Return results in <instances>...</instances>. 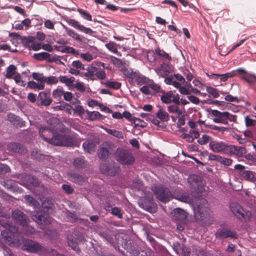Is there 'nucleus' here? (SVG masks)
Returning <instances> with one entry per match:
<instances>
[{
	"instance_id": "nucleus-1",
	"label": "nucleus",
	"mask_w": 256,
	"mask_h": 256,
	"mask_svg": "<svg viewBox=\"0 0 256 256\" xmlns=\"http://www.w3.org/2000/svg\"><path fill=\"white\" fill-rule=\"evenodd\" d=\"M0 224L5 228L1 231V236L5 242L11 246L16 247L23 244V248L29 252L43 254V248L38 243L30 240H22L17 233L18 228L15 226L8 222L7 220H2Z\"/></svg>"
},
{
	"instance_id": "nucleus-2",
	"label": "nucleus",
	"mask_w": 256,
	"mask_h": 256,
	"mask_svg": "<svg viewBox=\"0 0 256 256\" xmlns=\"http://www.w3.org/2000/svg\"><path fill=\"white\" fill-rule=\"evenodd\" d=\"M40 134L42 138L50 144L58 146H68L70 138L60 134H54L50 128L42 127L40 129Z\"/></svg>"
},
{
	"instance_id": "nucleus-3",
	"label": "nucleus",
	"mask_w": 256,
	"mask_h": 256,
	"mask_svg": "<svg viewBox=\"0 0 256 256\" xmlns=\"http://www.w3.org/2000/svg\"><path fill=\"white\" fill-rule=\"evenodd\" d=\"M230 208L232 214L239 220L246 222L252 216V212L244 210L240 204L233 202L230 204Z\"/></svg>"
},
{
	"instance_id": "nucleus-4",
	"label": "nucleus",
	"mask_w": 256,
	"mask_h": 256,
	"mask_svg": "<svg viewBox=\"0 0 256 256\" xmlns=\"http://www.w3.org/2000/svg\"><path fill=\"white\" fill-rule=\"evenodd\" d=\"M211 114L214 117L213 121L216 123L228 124V121L236 122V116L227 112H221L218 110H212Z\"/></svg>"
},
{
	"instance_id": "nucleus-5",
	"label": "nucleus",
	"mask_w": 256,
	"mask_h": 256,
	"mask_svg": "<svg viewBox=\"0 0 256 256\" xmlns=\"http://www.w3.org/2000/svg\"><path fill=\"white\" fill-rule=\"evenodd\" d=\"M152 190L157 198L164 202H168L173 197V195L168 188L161 186H156Z\"/></svg>"
},
{
	"instance_id": "nucleus-6",
	"label": "nucleus",
	"mask_w": 256,
	"mask_h": 256,
	"mask_svg": "<svg viewBox=\"0 0 256 256\" xmlns=\"http://www.w3.org/2000/svg\"><path fill=\"white\" fill-rule=\"evenodd\" d=\"M193 208L195 216L198 218L200 216L202 218L205 217L209 210L208 204L206 200H201Z\"/></svg>"
},
{
	"instance_id": "nucleus-7",
	"label": "nucleus",
	"mask_w": 256,
	"mask_h": 256,
	"mask_svg": "<svg viewBox=\"0 0 256 256\" xmlns=\"http://www.w3.org/2000/svg\"><path fill=\"white\" fill-rule=\"evenodd\" d=\"M230 144L222 141H210L209 144L210 149L214 152L228 154Z\"/></svg>"
},
{
	"instance_id": "nucleus-8",
	"label": "nucleus",
	"mask_w": 256,
	"mask_h": 256,
	"mask_svg": "<svg viewBox=\"0 0 256 256\" xmlns=\"http://www.w3.org/2000/svg\"><path fill=\"white\" fill-rule=\"evenodd\" d=\"M162 101L165 104L174 102L175 104H180V96L178 94H174L172 92H168L164 94L161 96Z\"/></svg>"
},
{
	"instance_id": "nucleus-9",
	"label": "nucleus",
	"mask_w": 256,
	"mask_h": 256,
	"mask_svg": "<svg viewBox=\"0 0 256 256\" xmlns=\"http://www.w3.org/2000/svg\"><path fill=\"white\" fill-rule=\"evenodd\" d=\"M116 160L124 164H130L134 162V158L132 156L125 151L120 152L116 156Z\"/></svg>"
},
{
	"instance_id": "nucleus-10",
	"label": "nucleus",
	"mask_w": 256,
	"mask_h": 256,
	"mask_svg": "<svg viewBox=\"0 0 256 256\" xmlns=\"http://www.w3.org/2000/svg\"><path fill=\"white\" fill-rule=\"evenodd\" d=\"M66 22L69 25L84 34L92 35L94 33L92 29L80 24L78 22L74 19H68Z\"/></svg>"
},
{
	"instance_id": "nucleus-11",
	"label": "nucleus",
	"mask_w": 256,
	"mask_h": 256,
	"mask_svg": "<svg viewBox=\"0 0 256 256\" xmlns=\"http://www.w3.org/2000/svg\"><path fill=\"white\" fill-rule=\"evenodd\" d=\"M216 237L219 238H236V232L227 228H223L218 230L216 232Z\"/></svg>"
},
{
	"instance_id": "nucleus-12",
	"label": "nucleus",
	"mask_w": 256,
	"mask_h": 256,
	"mask_svg": "<svg viewBox=\"0 0 256 256\" xmlns=\"http://www.w3.org/2000/svg\"><path fill=\"white\" fill-rule=\"evenodd\" d=\"M33 219L37 223L42 224H48L52 222V219L47 214H42V212H38L36 214L32 215Z\"/></svg>"
},
{
	"instance_id": "nucleus-13",
	"label": "nucleus",
	"mask_w": 256,
	"mask_h": 256,
	"mask_svg": "<svg viewBox=\"0 0 256 256\" xmlns=\"http://www.w3.org/2000/svg\"><path fill=\"white\" fill-rule=\"evenodd\" d=\"M122 72L128 78L132 80H136L138 82H140L141 81H145L146 79V77L141 76L138 72H134L131 69L124 68Z\"/></svg>"
},
{
	"instance_id": "nucleus-14",
	"label": "nucleus",
	"mask_w": 256,
	"mask_h": 256,
	"mask_svg": "<svg viewBox=\"0 0 256 256\" xmlns=\"http://www.w3.org/2000/svg\"><path fill=\"white\" fill-rule=\"evenodd\" d=\"M13 218L22 226H26L28 222V219L20 210H16L12 214Z\"/></svg>"
},
{
	"instance_id": "nucleus-15",
	"label": "nucleus",
	"mask_w": 256,
	"mask_h": 256,
	"mask_svg": "<svg viewBox=\"0 0 256 256\" xmlns=\"http://www.w3.org/2000/svg\"><path fill=\"white\" fill-rule=\"evenodd\" d=\"M168 110L170 114L174 116H172L173 121L175 122L176 118L184 115L185 111L184 108H180L178 104H172L168 107Z\"/></svg>"
},
{
	"instance_id": "nucleus-16",
	"label": "nucleus",
	"mask_w": 256,
	"mask_h": 256,
	"mask_svg": "<svg viewBox=\"0 0 256 256\" xmlns=\"http://www.w3.org/2000/svg\"><path fill=\"white\" fill-rule=\"evenodd\" d=\"M154 70L158 76L164 78L172 72V68L170 64L164 63Z\"/></svg>"
},
{
	"instance_id": "nucleus-17",
	"label": "nucleus",
	"mask_w": 256,
	"mask_h": 256,
	"mask_svg": "<svg viewBox=\"0 0 256 256\" xmlns=\"http://www.w3.org/2000/svg\"><path fill=\"white\" fill-rule=\"evenodd\" d=\"M228 154H235L239 157L243 156L246 154V150L244 147L230 145Z\"/></svg>"
},
{
	"instance_id": "nucleus-18",
	"label": "nucleus",
	"mask_w": 256,
	"mask_h": 256,
	"mask_svg": "<svg viewBox=\"0 0 256 256\" xmlns=\"http://www.w3.org/2000/svg\"><path fill=\"white\" fill-rule=\"evenodd\" d=\"M38 98L42 106H48L52 102V100L50 97V93L45 92H41L39 93Z\"/></svg>"
},
{
	"instance_id": "nucleus-19",
	"label": "nucleus",
	"mask_w": 256,
	"mask_h": 256,
	"mask_svg": "<svg viewBox=\"0 0 256 256\" xmlns=\"http://www.w3.org/2000/svg\"><path fill=\"white\" fill-rule=\"evenodd\" d=\"M173 197L184 202L190 203L192 202L190 197L186 193L182 191H179L178 194H174Z\"/></svg>"
},
{
	"instance_id": "nucleus-20",
	"label": "nucleus",
	"mask_w": 256,
	"mask_h": 256,
	"mask_svg": "<svg viewBox=\"0 0 256 256\" xmlns=\"http://www.w3.org/2000/svg\"><path fill=\"white\" fill-rule=\"evenodd\" d=\"M174 216L178 220H182L187 216V213L182 209L180 208H175L172 212Z\"/></svg>"
},
{
	"instance_id": "nucleus-21",
	"label": "nucleus",
	"mask_w": 256,
	"mask_h": 256,
	"mask_svg": "<svg viewBox=\"0 0 256 256\" xmlns=\"http://www.w3.org/2000/svg\"><path fill=\"white\" fill-rule=\"evenodd\" d=\"M98 68L95 64H93L92 62L91 65L87 67L86 68V72L84 74V76L88 78L92 79L95 76V74Z\"/></svg>"
},
{
	"instance_id": "nucleus-22",
	"label": "nucleus",
	"mask_w": 256,
	"mask_h": 256,
	"mask_svg": "<svg viewBox=\"0 0 256 256\" xmlns=\"http://www.w3.org/2000/svg\"><path fill=\"white\" fill-rule=\"evenodd\" d=\"M96 145L95 142L86 141L84 142L82 147L86 152L90 153L95 150Z\"/></svg>"
},
{
	"instance_id": "nucleus-23",
	"label": "nucleus",
	"mask_w": 256,
	"mask_h": 256,
	"mask_svg": "<svg viewBox=\"0 0 256 256\" xmlns=\"http://www.w3.org/2000/svg\"><path fill=\"white\" fill-rule=\"evenodd\" d=\"M110 60L113 64L120 70L122 72L125 66L122 61L114 56H111Z\"/></svg>"
},
{
	"instance_id": "nucleus-24",
	"label": "nucleus",
	"mask_w": 256,
	"mask_h": 256,
	"mask_svg": "<svg viewBox=\"0 0 256 256\" xmlns=\"http://www.w3.org/2000/svg\"><path fill=\"white\" fill-rule=\"evenodd\" d=\"M242 178L250 182H254L256 180V178L254 173L250 170H244L241 174Z\"/></svg>"
},
{
	"instance_id": "nucleus-25",
	"label": "nucleus",
	"mask_w": 256,
	"mask_h": 256,
	"mask_svg": "<svg viewBox=\"0 0 256 256\" xmlns=\"http://www.w3.org/2000/svg\"><path fill=\"white\" fill-rule=\"evenodd\" d=\"M144 204H146V208L143 207L144 208H146L148 210H149V208L152 207H154L155 204L153 202V199L152 194H148L146 196V197L144 198Z\"/></svg>"
},
{
	"instance_id": "nucleus-26",
	"label": "nucleus",
	"mask_w": 256,
	"mask_h": 256,
	"mask_svg": "<svg viewBox=\"0 0 256 256\" xmlns=\"http://www.w3.org/2000/svg\"><path fill=\"white\" fill-rule=\"evenodd\" d=\"M102 84L107 88L114 90H118L120 88L121 86L120 82L112 80H107L103 82Z\"/></svg>"
},
{
	"instance_id": "nucleus-27",
	"label": "nucleus",
	"mask_w": 256,
	"mask_h": 256,
	"mask_svg": "<svg viewBox=\"0 0 256 256\" xmlns=\"http://www.w3.org/2000/svg\"><path fill=\"white\" fill-rule=\"evenodd\" d=\"M157 118L164 122H166L168 120L169 116L168 113L164 110L162 108H160L156 114Z\"/></svg>"
},
{
	"instance_id": "nucleus-28",
	"label": "nucleus",
	"mask_w": 256,
	"mask_h": 256,
	"mask_svg": "<svg viewBox=\"0 0 256 256\" xmlns=\"http://www.w3.org/2000/svg\"><path fill=\"white\" fill-rule=\"evenodd\" d=\"M214 76H220V80L221 82H225L226 81L228 78H232L234 76H235L236 74V71H232L230 72H227L224 74H212Z\"/></svg>"
},
{
	"instance_id": "nucleus-29",
	"label": "nucleus",
	"mask_w": 256,
	"mask_h": 256,
	"mask_svg": "<svg viewBox=\"0 0 256 256\" xmlns=\"http://www.w3.org/2000/svg\"><path fill=\"white\" fill-rule=\"evenodd\" d=\"M74 78L73 76H70V78H68L66 76H60L59 77V80L64 84H65L66 86H70L72 85L73 82L74 81Z\"/></svg>"
},
{
	"instance_id": "nucleus-30",
	"label": "nucleus",
	"mask_w": 256,
	"mask_h": 256,
	"mask_svg": "<svg viewBox=\"0 0 256 256\" xmlns=\"http://www.w3.org/2000/svg\"><path fill=\"white\" fill-rule=\"evenodd\" d=\"M44 86L40 84L38 82H36L34 81H30L28 83V87L31 89L36 90H42L44 88Z\"/></svg>"
},
{
	"instance_id": "nucleus-31",
	"label": "nucleus",
	"mask_w": 256,
	"mask_h": 256,
	"mask_svg": "<svg viewBox=\"0 0 256 256\" xmlns=\"http://www.w3.org/2000/svg\"><path fill=\"white\" fill-rule=\"evenodd\" d=\"M241 78L250 84H254L256 82V76L249 73H244Z\"/></svg>"
},
{
	"instance_id": "nucleus-32",
	"label": "nucleus",
	"mask_w": 256,
	"mask_h": 256,
	"mask_svg": "<svg viewBox=\"0 0 256 256\" xmlns=\"http://www.w3.org/2000/svg\"><path fill=\"white\" fill-rule=\"evenodd\" d=\"M176 251L177 254H182L184 256H188L190 252L189 248L183 244L179 245Z\"/></svg>"
},
{
	"instance_id": "nucleus-33",
	"label": "nucleus",
	"mask_w": 256,
	"mask_h": 256,
	"mask_svg": "<svg viewBox=\"0 0 256 256\" xmlns=\"http://www.w3.org/2000/svg\"><path fill=\"white\" fill-rule=\"evenodd\" d=\"M32 78L38 81L40 84H42L45 86L46 77L43 76L42 74L38 72H33L32 74Z\"/></svg>"
},
{
	"instance_id": "nucleus-34",
	"label": "nucleus",
	"mask_w": 256,
	"mask_h": 256,
	"mask_svg": "<svg viewBox=\"0 0 256 256\" xmlns=\"http://www.w3.org/2000/svg\"><path fill=\"white\" fill-rule=\"evenodd\" d=\"M64 28L66 30V34L73 38L74 39L77 40H80V36L74 30L68 29L67 27H66L65 26L62 25Z\"/></svg>"
},
{
	"instance_id": "nucleus-35",
	"label": "nucleus",
	"mask_w": 256,
	"mask_h": 256,
	"mask_svg": "<svg viewBox=\"0 0 256 256\" xmlns=\"http://www.w3.org/2000/svg\"><path fill=\"white\" fill-rule=\"evenodd\" d=\"M16 67L14 65H10L6 69V78H12L16 74Z\"/></svg>"
},
{
	"instance_id": "nucleus-36",
	"label": "nucleus",
	"mask_w": 256,
	"mask_h": 256,
	"mask_svg": "<svg viewBox=\"0 0 256 256\" xmlns=\"http://www.w3.org/2000/svg\"><path fill=\"white\" fill-rule=\"evenodd\" d=\"M8 148L10 150L15 152H21V148L24 149L23 147H21L19 144L15 142L9 144L8 145ZM23 151L22 150V152Z\"/></svg>"
},
{
	"instance_id": "nucleus-37",
	"label": "nucleus",
	"mask_w": 256,
	"mask_h": 256,
	"mask_svg": "<svg viewBox=\"0 0 256 256\" xmlns=\"http://www.w3.org/2000/svg\"><path fill=\"white\" fill-rule=\"evenodd\" d=\"M78 12L80 13L84 19L89 21L92 20V16L87 11L81 8H78Z\"/></svg>"
},
{
	"instance_id": "nucleus-38",
	"label": "nucleus",
	"mask_w": 256,
	"mask_h": 256,
	"mask_svg": "<svg viewBox=\"0 0 256 256\" xmlns=\"http://www.w3.org/2000/svg\"><path fill=\"white\" fill-rule=\"evenodd\" d=\"M26 202L31 206L36 207L39 205L38 202L32 196L29 195H26L24 197Z\"/></svg>"
},
{
	"instance_id": "nucleus-39",
	"label": "nucleus",
	"mask_w": 256,
	"mask_h": 256,
	"mask_svg": "<svg viewBox=\"0 0 256 256\" xmlns=\"http://www.w3.org/2000/svg\"><path fill=\"white\" fill-rule=\"evenodd\" d=\"M98 156L100 158L104 159L108 156V152L106 148H100L98 152Z\"/></svg>"
},
{
	"instance_id": "nucleus-40",
	"label": "nucleus",
	"mask_w": 256,
	"mask_h": 256,
	"mask_svg": "<svg viewBox=\"0 0 256 256\" xmlns=\"http://www.w3.org/2000/svg\"><path fill=\"white\" fill-rule=\"evenodd\" d=\"M213 139L209 136L204 134L198 140V142L201 145L204 144L208 142L212 141Z\"/></svg>"
},
{
	"instance_id": "nucleus-41",
	"label": "nucleus",
	"mask_w": 256,
	"mask_h": 256,
	"mask_svg": "<svg viewBox=\"0 0 256 256\" xmlns=\"http://www.w3.org/2000/svg\"><path fill=\"white\" fill-rule=\"evenodd\" d=\"M78 56H79L83 60L88 62L92 60L94 58L93 56L88 52L86 53H80L79 52V54H78Z\"/></svg>"
},
{
	"instance_id": "nucleus-42",
	"label": "nucleus",
	"mask_w": 256,
	"mask_h": 256,
	"mask_svg": "<svg viewBox=\"0 0 256 256\" xmlns=\"http://www.w3.org/2000/svg\"><path fill=\"white\" fill-rule=\"evenodd\" d=\"M59 80L58 78L55 76H50L48 77H46L45 82L48 85L56 84Z\"/></svg>"
},
{
	"instance_id": "nucleus-43",
	"label": "nucleus",
	"mask_w": 256,
	"mask_h": 256,
	"mask_svg": "<svg viewBox=\"0 0 256 256\" xmlns=\"http://www.w3.org/2000/svg\"><path fill=\"white\" fill-rule=\"evenodd\" d=\"M156 53L161 56L162 58L165 60H171V57L168 55V54L166 53L162 50H160L159 48H156Z\"/></svg>"
},
{
	"instance_id": "nucleus-44",
	"label": "nucleus",
	"mask_w": 256,
	"mask_h": 256,
	"mask_svg": "<svg viewBox=\"0 0 256 256\" xmlns=\"http://www.w3.org/2000/svg\"><path fill=\"white\" fill-rule=\"evenodd\" d=\"M62 52L72 54L74 56L79 54V50H76L72 47L68 46L61 50Z\"/></svg>"
},
{
	"instance_id": "nucleus-45",
	"label": "nucleus",
	"mask_w": 256,
	"mask_h": 256,
	"mask_svg": "<svg viewBox=\"0 0 256 256\" xmlns=\"http://www.w3.org/2000/svg\"><path fill=\"white\" fill-rule=\"evenodd\" d=\"M64 94V91L62 88H58L52 92V96L54 98H59Z\"/></svg>"
},
{
	"instance_id": "nucleus-46",
	"label": "nucleus",
	"mask_w": 256,
	"mask_h": 256,
	"mask_svg": "<svg viewBox=\"0 0 256 256\" xmlns=\"http://www.w3.org/2000/svg\"><path fill=\"white\" fill-rule=\"evenodd\" d=\"M34 40V37L28 36L23 40V42L25 46L31 48L32 46H33Z\"/></svg>"
},
{
	"instance_id": "nucleus-47",
	"label": "nucleus",
	"mask_w": 256,
	"mask_h": 256,
	"mask_svg": "<svg viewBox=\"0 0 256 256\" xmlns=\"http://www.w3.org/2000/svg\"><path fill=\"white\" fill-rule=\"evenodd\" d=\"M206 90L207 92L211 94L213 98H216L219 96V94L216 88L210 86H207Z\"/></svg>"
},
{
	"instance_id": "nucleus-48",
	"label": "nucleus",
	"mask_w": 256,
	"mask_h": 256,
	"mask_svg": "<svg viewBox=\"0 0 256 256\" xmlns=\"http://www.w3.org/2000/svg\"><path fill=\"white\" fill-rule=\"evenodd\" d=\"M70 180L76 183L80 184L83 180V178L80 174H73L71 176Z\"/></svg>"
},
{
	"instance_id": "nucleus-49",
	"label": "nucleus",
	"mask_w": 256,
	"mask_h": 256,
	"mask_svg": "<svg viewBox=\"0 0 256 256\" xmlns=\"http://www.w3.org/2000/svg\"><path fill=\"white\" fill-rule=\"evenodd\" d=\"M106 48L110 50V52H112L114 54H116L118 52V49L116 47V45L114 42H109L106 44Z\"/></svg>"
},
{
	"instance_id": "nucleus-50",
	"label": "nucleus",
	"mask_w": 256,
	"mask_h": 256,
	"mask_svg": "<svg viewBox=\"0 0 256 256\" xmlns=\"http://www.w3.org/2000/svg\"><path fill=\"white\" fill-rule=\"evenodd\" d=\"M198 178L196 176H190L188 178V182L192 185V187L194 188H196V186H198V182L196 180H198Z\"/></svg>"
},
{
	"instance_id": "nucleus-51",
	"label": "nucleus",
	"mask_w": 256,
	"mask_h": 256,
	"mask_svg": "<svg viewBox=\"0 0 256 256\" xmlns=\"http://www.w3.org/2000/svg\"><path fill=\"white\" fill-rule=\"evenodd\" d=\"M104 130L109 134L112 135V136H114L116 138H121L122 137V134L120 132H118L115 130H113V129H109V128H104Z\"/></svg>"
},
{
	"instance_id": "nucleus-52",
	"label": "nucleus",
	"mask_w": 256,
	"mask_h": 256,
	"mask_svg": "<svg viewBox=\"0 0 256 256\" xmlns=\"http://www.w3.org/2000/svg\"><path fill=\"white\" fill-rule=\"evenodd\" d=\"M72 66L73 68L76 69L84 70V65L80 60L74 61L72 64Z\"/></svg>"
},
{
	"instance_id": "nucleus-53",
	"label": "nucleus",
	"mask_w": 256,
	"mask_h": 256,
	"mask_svg": "<svg viewBox=\"0 0 256 256\" xmlns=\"http://www.w3.org/2000/svg\"><path fill=\"white\" fill-rule=\"evenodd\" d=\"M88 115L89 119L92 120L98 118L100 116V114L99 112L95 111L88 112Z\"/></svg>"
},
{
	"instance_id": "nucleus-54",
	"label": "nucleus",
	"mask_w": 256,
	"mask_h": 256,
	"mask_svg": "<svg viewBox=\"0 0 256 256\" xmlns=\"http://www.w3.org/2000/svg\"><path fill=\"white\" fill-rule=\"evenodd\" d=\"M112 214L116 216L119 218H122V214L121 213V210L120 208L117 207H114L112 209Z\"/></svg>"
},
{
	"instance_id": "nucleus-55",
	"label": "nucleus",
	"mask_w": 256,
	"mask_h": 256,
	"mask_svg": "<svg viewBox=\"0 0 256 256\" xmlns=\"http://www.w3.org/2000/svg\"><path fill=\"white\" fill-rule=\"evenodd\" d=\"M95 76L100 80H104L106 78V74L102 70H98L95 74Z\"/></svg>"
},
{
	"instance_id": "nucleus-56",
	"label": "nucleus",
	"mask_w": 256,
	"mask_h": 256,
	"mask_svg": "<svg viewBox=\"0 0 256 256\" xmlns=\"http://www.w3.org/2000/svg\"><path fill=\"white\" fill-rule=\"evenodd\" d=\"M8 120L14 123V124H18L16 122L19 120V118L16 116L10 114L8 115Z\"/></svg>"
},
{
	"instance_id": "nucleus-57",
	"label": "nucleus",
	"mask_w": 256,
	"mask_h": 256,
	"mask_svg": "<svg viewBox=\"0 0 256 256\" xmlns=\"http://www.w3.org/2000/svg\"><path fill=\"white\" fill-rule=\"evenodd\" d=\"M84 162V160L83 158H78L74 160V164L78 167H81Z\"/></svg>"
},
{
	"instance_id": "nucleus-58",
	"label": "nucleus",
	"mask_w": 256,
	"mask_h": 256,
	"mask_svg": "<svg viewBox=\"0 0 256 256\" xmlns=\"http://www.w3.org/2000/svg\"><path fill=\"white\" fill-rule=\"evenodd\" d=\"M44 26L46 28L50 30L54 29V22L49 20H46L44 21Z\"/></svg>"
},
{
	"instance_id": "nucleus-59",
	"label": "nucleus",
	"mask_w": 256,
	"mask_h": 256,
	"mask_svg": "<svg viewBox=\"0 0 256 256\" xmlns=\"http://www.w3.org/2000/svg\"><path fill=\"white\" fill-rule=\"evenodd\" d=\"M93 64H95L96 66H102L104 69L111 70L112 68L109 65H106L105 64L98 61H94Z\"/></svg>"
},
{
	"instance_id": "nucleus-60",
	"label": "nucleus",
	"mask_w": 256,
	"mask_h": 256,
	"mask_svg": "<svg viewBox=\"0 0 256 256\" xmlns=\"http://www.w3.org/2000/svg\"><path fill=\"white\" fill-rule=\"evenodd\" d=\"M14 78L16 82L20 86H24L25 84L22 80L21 76L20 74H16L14 77Z\"/></svg>"
},
{
	"instance_id": "nucleus-61",
	"label": "nucleus",
	"mask_w": 256,
	"mask_h": 256,
	"mask_svg": "<svg viewBox=\"0 0 256 256\" xmlns=\"http://www.w3.org/2000/svg\"><path fill=\"white\" fill-rule=\"evenodd\" d=\"M50 56V54L48 52H42L38 54H35V58L38 60H42L44 58H47Z\"/></svg>"
},
{
	"instance_id": "nucleus-62",
	"label": "nucleus",
	"mask_w": 256,
	"mask_h": 256,
	"mask_svg": "<svg viewBox=\"0 0 256 256\" xmlns=\"http://www.w3.org/2000/svg\"><path fill=\"white\" fill-rule=\"evenodd\" d=\"M208 127L213 130H216L218 132H224L226 130V128L223 126H218L213 124H210L208 126Z\"/></svg>"
},
{
	"instance_id": "nucleus-63",
	"label": "nucleus",
	"mask_w": 256,
	"mask_h": 256,
	"mask_svg": "<svg viewBox=\"0 0 256 256\" xmlns=\"http://www.w3.org/2000/svg\"><path fill=\"white\" fill-rule=\"evenodd\" d=\"M10 168L6 165L0 164V174H5L6 172H9Z\"/></svg>"
},
{
	"instance_id": "nucleus-64",
	"label": "nucleus",
	"mask_w": 256,
	"mask_h": 256,
	"mask_svg": "<svg viewBox=\"0 0 256 256\" xmlns=\"http://www.w3.org/2000/svg\"><path fill=\"white\" fill-rule=\"evenodd\" d=\"M180 94L189 96L190 94V90L189 88H186L184 86H181L179 90Z\"/></svg>"
}]
</instances>
